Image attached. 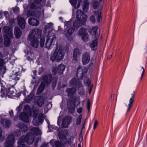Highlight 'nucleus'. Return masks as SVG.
<instances>
[{
    "label": "nucleus",
    "mask_w": 147,
    "mask_h": 147,
    "mask_svg": "<svg viewBox=\"0 0 147 147\" xmlns=\"http://www.w3.org/2000/svg\"><path fill=\"white\" fill-rule=\"evenodd\" d=\"M30 129L31 131L30 132L22 136L19 139L18 142V147H29V146H25L22 143L23 142H27L29 144L34 142V146H37V144L40 140L39 136L41 135V132L38 127H30Z\"/></svg>",
    "instance_id": "obj_1"
},
{
    "label": "nucleus",
    "mask_w": 147,
    "mask_h": 147,
    "mask_svg": "<svg viewBox=\"0 0 147 147\" xmlns=\"http://www.w3.org/2000/svg\"><path fill=\"white\" fill-rule=\"evenodd\" d=\"M41 30L38 28H35L32 30L28 37V40L30 42L31 45L35 48L38 45V39L40 38V46L41 47H43L45 41V38L41 35Z\"/></svg>",
    "instance_id": "obj_2"
},
{
    "label": "nucleus",
    "mask_w": 147,
    "mask_h": 147,
    "mask_svg": "<svg viewBox=\"0 0 147 147\" xmlns=\"http://www.w3.org/2000/svg\"><path fill=\"white\" fill-rule=\"evenodd\" d=\"M65 53L62 47L58 46L56 43V48L54 52L52 51L51 53V59L53 62L56 60L58 62L61 61L64 58Z\"/></svg>",
    "instance_id": "obj_3"
},
{
    "label": "nucleus",
    "mask_w": 147,
    "mask_h": 147,
    "mask_svg": "<svg viewBox=\"0 0 147 147\" xmlns=\"http://www.w3.org/2000/svg\"><path fill=\"white\" fill-rule=\"evenodd\" d=\"M51 30V32H49L47 34V39L45 45L46 47L49 49L52 47L56 40L55 30L52 28Z\"/></svg>",
    "instance_id": "obj_4"
},
{
    "label": "nucleus",
    "mask_w": 147,
    "mask_h": 147,
    "mask_svg": "<svg viewBox=\"0 0 147 147\" xmlns=\"http://www.w3.org/2000/svg\"><path fill=\"white\" fill-rule=\"evenodd\" d=\"M32 115L30 107L28 105L25 106L23 112L20 113V119L23 121L28 123L29 121V117Z\"/></svg>",
    "instance_id": "obj_5"
},
{
    "label": "nucleus",
    "mask_w": 147,
    "mask_h": 147,
    "mask_svg": "<svg viewBox=\"0 0 147 147\" xmlns=\"http://www.w3.org/2000/svg\"><path fill=\"white\" fill-rule=\"evenodd\" d=\"M33 117H34V119L33 123L35 125L38 126L43 122L45 116L41 113H40L37 116L38 112V109H37L33 110Z\"/></svg>",
    "instance_id": "obj_6"
},
{
    "label": "nucleus",
    "mask_w": 147,
    "mask_h": 147,
    "mask_svg": "<svg viewBox=\"0 0 147 147\" xmlns=\"http://www.w3.org/2000/svg\"><path fill=\"white\" fill-rule=\"evenodd\" d=\"M4 44L6 46H8L10 44V38L12 39L13 36L12 32V28H3Z\"/></svg>",
    "instance_id": "obj_7"
},
{
    "label": "nucleus",
    "mask_w": 147,
    "mask_h": 147,
    "mask_svg": "<svg viewBox=\"0 0 147 147\" xmlns=\"http://www.w3.org/2000/svg\"><path fill=\"white\" fill-rule=\"evenodd\" d=\"M70 86H76L78 88H80L81 90H78L79 94L80 95H83L84 94V92L83 88V87L82 86L81 82L80 80L78 79H76L75 78H73L70 82Z\"/></svg>",
    "instance_id": "obj_8"
},
{
    "label": "nucleus",
    "mask_w": 147,
    "mask_h": 147,
    "mask_svg": "<svg viewBox=\"0 0 147 147\" xmlns=\"http://www.w3.org/2000/svg\"><path fill=\"white\" fill-rule=\"evenodd\" d=\"M76 18L81 22V25H84L86 24L87 16L84 13H82L81 10L78 9L76 12Z\"/></svg>",
    "instance_id": "obj_9"
},
{
    "label": "nucleus",
    "mask_w": 147,
    "mask_h": 147,
    "mask_svg": "<svg viewBox=\"0 0 147 147\" xmlns=\"http://www.w3.org/2000/svg\"><path fill=\"white\" fill-rule=\"evenodd\" d=\"M15 138L13 135H9L7 137L5 144V147H14Z\"/></svg>",
    "instance_id": "obj_10"
},
{
    "label": "nucleus",
    "mask_w": 147,
    "mask_h": 147,
    "mask_svg": "<svg viewBox=\"0 0 147 147\" xmlns=\"http://www.w3.org/2000/svg\"><path fill=\"white\" fill-rule=\"evenodd\" d=\"M44 11L43 9L42 10V11H33L29 10L27 11V16L28 17L34 16L38 18L41 15H44Z\"/></svg>",
    "instance_id": "obj_11"
},
{
    "label": "nucleus",
    "mask_w": 147,
    "mask_h": 147,
    "mask_svg": "<svg viewBox=\"0 0 147 147\" xmlns=\"http://www.w3.org/2000/svg\"><path fill=\"white\" fill-rule=\"evenodd\" d=\"M79 35L84 41L85 42L88 41V35L86 32L85 28H80L79 30Z\"/></svg>",
    "instance_id": "obj_12"
},
{
    "label": "nucleus",
    "mask_w": 147,
    "mask_h": 147,
    "mask_svg": "<svg viewBox=\"0 0 147 147\" xmlns=\"http://www.w3.org/2000/svg\"><path fill=\"white\" fill-rule=\"evenodd\" d=\"M65 65L61 64L56 69L55 68H52V72L54 75H55L57 72L59 73L60 74H62L63 71L65 70Z\"/></svg>",
    "instance_id": "obj_13"
},
{
    "label": "nucleus",
    "mask_w": 147,
    "mask_h": 147,
    "mask_svg": "<svg viewBox=\"0 0 147 147\" xmlns=\"http://www.w3.org/2000/svg\"><path fill=\"white\" fill-rule=\"evenodd\" d=\"M72 121L71 117L70 116L65 117L62 121L61 127L63 128L67 127Z\"/></svg>",
    "instance_id": "obj_14"
},
{
    "label": "nucleus",
    "mask_w": 147,
    "mask_h": 147,
    "mask_svg": "<svg viewBox=\"0 0 147 147\" xmlns=\"http://www.w3.org/2000/svg\"><path fill=\"white\" fill-rule=\"evenodd\" d=\"M2 56L1 52H0V75H3L4 74L6 70L5 66L4 64L5 63L2 59Z\"/></svg>",
    "instance_id": "obj_15"
},
{
    "label": "nucleus",
    "mask_w": 147,
    "mask_h": 147,
    "mask_svg": "<svg viewBox=\"0 0 147 147\" xmlns=\"http://www.w3.org/2000/svg\"><path fill=\"white\" fill-rule=\"evenodd\" d=\"M0 84L1 86V96L2 97H4L9 94L7 89L5 88L4 86L5 84V82L3 80H0Z\"/></svg>",
    "instance_id": "obj_16"
},
{
    "label": "nucleus",
    "mask_w": 147,
    "mask_h": 147,
    "mask_svg": "<svg viewBox=\"0 0 147 147\" xmlns=\"http://www.w3.org/2000/svg\"><path fill=\"white\" fill-rule=\"evenodd\" d=\"M66 28L65 30L64 34L66 38L69 40H71L72 39L71 34L74 30V28Z\"/></svg>",
    "instance_id": "obj_17"
},
{
    "label": "nucleus",
    "mask_w": 147,
    "mask_h": 147,
    "mask_svg": "<svg viewBox=\"0 0 147 147\" xmlns=\"http://www.w3.org/2000/svg\"><path fill=\"white\" fill-rule=\"evenodd\" d=\"M20 72L19 71H13V73L9 76V81H11L12 80L14 81L18 80L20 77Z\"/></svg>",
    "instance_id": "obj_18"
},
{
    "label": "nucleus",
    "mask_w": 147,
    "mask_h": 147,
    "mask_svg": "<svg viewBox=\"0 0 147 147\" xmlns=\"http://www.w3.org/2000/svg\"><path fill=\"white\" fill-rule=\"evenodd\" d=\"M90 60V55L88 53H84L82 59V63L83 65H86L88 63Z\"/></svg>",
    "instance_id": "obj_19"
},
{
    "label": "nucleus",
    "mask_w": 147,
    "mask_h": 147,
    "mask_svg": "<svg viewBox=\"0 0 147 147\" xmlns=\"http://www.w3.org/2000/svg\"><path fill=\"white\" fill-rule=\"evenodd\" d=\"M135 94V92L133 91L131 94V97L129 100V103L126 106L127 107V111L129 112L130 110L131 109L132 107L134 102V97Z\"/></svg>",
    "instance_id": "obj_20"
},
{
    "label": "nucleus",
    "mask_w": 147,
    "mask_h": 147,
    "mask_svg": "<svg viewBox=\"0 0 147 147\" xmlns=\"http://www.w3.org/2000/svg\"><path fill=\"white\" fill-rule=\"evenodd\" d=\"M50 144L53 146H55V147H65L64 144L60 142L59 141H55L53 139H52L50 141Z\"/></svg>",
    "instance_id": "obj_21"
},
{
    "label": "nucleus",
    "mask_w": 147,
    "mask_h": 147,
    "mask_svg": "<svg viewBox=\"0 0 147 147\" xmlns=\"http://www.w3.org/2000/svg\"><path fill=\"white\" fill-rule=\"evenodd\" d=\"M52 76L51 74L45 75L42 78V79L44 82L47 84H49L51 81Z\"/></svg>",
    "instance_id": "obj_22"
},
{
    "label": "nucleus",
    "mask_w": 147,
    "mask_h": 147,
    "mask_svg": "<svg viewBox=\"0 0 147 147\" xmlns=\"http://www.w3.org/2000/svg\"><path fill=\"white\" fill-rule=\"evenodd\" d=\"M68 135V133L66 131H63V133L62 132H60L58 134V136L59 139L61 141H67L66 137Z\"/></svg>",
    "instance_id": "obj_23"
},
{
    "label": "nucleus",
    "mask_w": 147,
    "mask_h": 147,
    "mask_svg": "<svg viewBox=\"0 0 147 147\" xmlns=\"http://www.w3.org/2000/svg\"><path fill=\"white\" fill-rule=\"evenodd\" d=\"M18 24L21 28H24L25 27L26 22L24 18L20 16L17 18Z\"/></svg>",
    "instance_id": "obj_24"
},
{
    "label": "nucleus",
    "mask_w": 147,
    "mask_h": 147,
    "mask_svg": "<svg viewBox=\"0 0 147 147\" xmlns=\"http://www.w3.org/2000/svg\"><path fill=\"white\" fill-rule=\"evenodd\" d=\"M97 40L98 38H94V40L90 43V46L92 50L94 51L97 49Z\"/></svg>",
    "instance_id": "obj_25"
},
{
    "label": "nucleus",
    "mask_w": 147,
    "mask_h": 147,
    "mask_svg": "<svg viewBox=\"0 0 147 147\" xmlns=\"http://www.w3.org/2000/svg\"><path fill=\"white\" fill-rule=\"evenodd\" d=\"M27 50L25 51V52L27 53L30 56L27 57V59L29 61H31L32 60V58H34L35 57L34 54L31 51L30 48L29 47H26Z\"/></svg>",
    "instance_id": "obj_26"
},
{
    "label": "nucleus",
    "mask_w": 147,
    "mask_h": 147,
    "mask_svg": "<svg viewBox=\"0 0 147 147\" xmlns=\"http://www.w3.org/2000/svg\"><path fill=\"white\" fill-rule=\"evenodd\" d=\"M28 22L30 25L33 26H37L39 23V21L38 20L33 18H29Z\"/></svg>",
    "instance_id": "obj_27"
},
{
    "label": "nucleus",
    "mask_w": 147,
    "mask_h": 147,
    "mask_svg": "<svg viewBox=\"0 0 147 147\" xmlns=\"http://www.w3.org/2000/svg\"><path fill=\"white\" fill-rule=\"evenodd\" d=\"M73 87L72 88H67L66 90V92L68 93V96H71L74 95L76 92V86H72Z\"/></svg>",
    "instance_id": "obj_28"
},
{
    "label": "nucleus",
    "mask_w": 147,
    "mask_h": 147,
    "mask_svg": "<svg viewBox=\"0 0 147 147\" xmlns=\"http://www.w3.org/2000/svg\"><path fill=\"white\" fill-rule=\"evenodd\" d=\"M87 69L85 67L79 66L77 69V73L78 74L79 73L81 72L80 74H81L82 76H83L87 72Z\"/></svg>",
    "instance_id": "obj_29"
},
{
    "label": "nucleus",
    "mask_w": 147,
    "mask_h": 147,
    "mask_svg": "<svg viewBox=\"0 0 147 147\" xmlns=\"http://www.w3.org/2000/svg\"><path fill=\"white\" fill-rule=\"evenodd\" d=\"M17 126V127L20 128L22 131L23 132H26L28 129V128L27 126L22 123H19Z\"/></svg>",
    "instance_id": "obj_30"
},
{
    "label": "nucleus",
    "mask_w": 147,
    "mask_h": 147,
    "mask_svg": "<svg viewBox=\"0 0 147 147\" xmlns=\"http://www.w3.org/2000/svg\"><path fill=\"white\" fill-rule=\"evenodd\" d=\"M78 22L77 21H75L73 23L71 20H69L68 22H66L65 23V27H66V28H70L72 27V25H73L74 28H77V27L76 26V24L78 23Z\"/></svg>",
    "instance_id": "obj_31"
},
{
    "label": "nucleus",
    "mask_w": 147,
    "mask_h": 147,
    "mask_svg": "<svg viewBox=\"0 0 147 147\" xmlns=\"http://www.w3.org/2000/svg\"><path fill=\"white\" fill-rule=\"evenodd\" d=\"M79 50L78 49H75L74 53L73 59L75 61H77L79 59Z\"/></svg>",
    "instance_id": "obj_32"
},
{
    "label": "nucleus",
    "mask_w": 147,
    "mask_h": 147,
    "mask_svg": "<svg viewBox=\"0 0 147 147\" xmlns=\"http://www.w3.org/2000/svg\"><path fill=\"white\" fill-rule=\"evenodd\" d=\"M94 13L97 16V22L98 23L100 22L102 20L101 10L100 9L98 10L97 11H95Z\"/></svg>",
    "instance_id": "obj_33"
},
{
    "label": "nucleus",
    "mask_w": 147,
    "mask_h": 147,
    "mask_svg": "<svg viewBox=\"0 0 147 147\" xmlns=\"http://www.w3.org/2000/svg\"><path fill=\"white\" fill-rule=\"evenodd\" d=\"M36 98L38 100L37 102L38 105L40 107L42 106L44 103L43 97L41 96H39L36 97Z\"/></svg>",
    "instance_id": "obj_34"
},
{
    "label": "nucleus",
    "mask_w": 147,
    "mask_h": 147,
    "mask_svg": "<svg viewBox=\"0 0 147 147\" xmlns=\"http://www.w3.org/2000/svg\"><path fill=\"white\" fill-rule=\"evenodd\" d=\"M1 122L3 125H5L6 127H9L11 125V122L8 120L2 119Z\"/></svg>",
    "instance_id": "obj_35"
},
{
    "label": "nucleus",
    "mask_w": 147,
    "mask_h": 147,
    "mask_svg": "<svg viewBox=\"0 0 147 147\" xmlns=\"http://www.w3.org/2000/svg\"><path fill=\"white\" fill-rule=\"evenodd\" d=\"M34 97V95L32 93H31L29 96H28L24 99V100L25 102L27 103H30L33 100Z\"/></svg>",
    "instance_id": "obj_36"
},
{
    "label": "nucleus",
    "mask_w": 147,
    "mask_h": 147,
    "mask_svg": "<svg viewBox=\"0 0 147 147\" xmlns=\"http://www.w3.org/2000/svg\"><path fill=\"white\" fill-rule=\"evenodd\" d=\"M45 84L42 82L40 85L37 91L38 94H40L43 90L45 87Z\"/></svg>",
    "instance_id": "obj_37"
},
{
    "label": "nucleus",
    "mask_w": 147,
    "mask_h": 147,
    "mask_svg": "<svg viewBox=\"0 0 147 147\" xmlns=\"http://www.w3.org/2000/svg\"><path fill=\"white\" fill-rule=\"evenodd\" d=\"M14 34L16 38H19L21 35V32L20 28H15Z\"/></svg>",
    "instance_id": "obj_38"
},
{
    "label": "nucleus",
    "mask_w": 147,
    "mask_h": 147,
    "mask_svg": "<svg viewBox=\"0 0 147 147\" xmlns=\"http://www.w3.org/2000/svg\"><path fill=\"white\" fill-rule=\"evenodd\" d=\"M76 132L75 131L73 133L72 136H71L70 138L67 141V142L68 144L72 143L75 138L76 136Z\"/></svg>",
    "instance_id": "obj_39"
},
{
    "label": "nucleus",
    "mask_w": 147,
    "mask_h": 147,
    "mask_svg": "<svg viewBox=\"0 0 147 147\" xmlns=\"http://www.w3.org/2000/svg\"><path fill=\"white\" fill-rule=\"evenodd\" d=\"M97 28H92L91 30V34L92 35H95L94 38H98V34L97 32Z\"/></svg>",
    "instance_id": "obj_40"
},
{
    "label": "nucleus",
    "mask_w": 147,
    "mask_h": 147,
    "mask_svg": "<svg viewBox=\"0 0 147 147\" xmlns=\"http://www.w3.org/2000/svg\"><path fill=\"white\" fill-rule=\"evenodd\" d=\"M82 118V114L80 115L77 117L76 120V124L77 125H79L80 124Z\"/></svg>",
    "instance_id": "obj_41"
},
{
    "label": "nucleus",
    "mask_w": 147,
    "mask_h": 147,
    "mask_svg": "<svg viewBox=\"0 0 147 147\" xmlns=\"http://www.w3.org/2000/svg\"><path fill=\"white\" fill-rule=\"evenodd\" d=\"M100 6V3L97 1H95L93 4V7L95 9H98Z\"/></svg>",
    "instance_id": "obj_42"
},
{
    "label": "nucleus",
    "mask_w": 147,
    "mask_h": 147,
    "mask_svg": "<svg viewBox=\"0 0 147 147\" xmlns=\"http://www.w3.org/2000/svg\"><path fill=\"white\" fill-rule=\"evenodd\" d=\"M84 83L85 84L89 86L90 85V80L88 77H86L84 79Z\"/></svg>",
    "instance_id": "obj_43"
},
{
    "label": "nucleus",
    "mask_w": 147,
    "mask_h": 147,
    "mask_svg": "<svg viewBox=\"0 0 147 147\" xmlns=\"http://www.w3.org/2000/svg\"><path fill=\"white\" fill-rule=\"evenodd\" d=\"M139 71L140 72H142L141 77H140V81H141L142 80L143 78V77L144 76V75L145 72V69L143 67H142L140 68Z\"/></svg>",
    "instance_id": "obj_44"
},
{
    "label": "nucleus",
    "mask_w": 147,
    "mask_h": 147,
    "mask_svg": "<svg viewBox=\"0 0 147 147\" xmlns=\"http://www.w3.org/2000/svg\"><path fill=\"white\" fill-rule=\"evenodd\" d=\"M69 2L73 6H76L77 3V0H69Z\"/></svg>",
    "instance_id": "obj_45"
},
{
    "label": "nucleus",
    "mask_w": 147,
    "mask_h": 147,
    "mask_svg": "<svg viewBox=\"0 0 147 147\" xmlns=\"http://www.w3.org/2000/svg\"><path fill=\"white\" fill-rule=\"evenodd\" d=\"M90 21L93 23H95L96 21L95 19L94 16L92 15L91 16L90 18Z\"/></svg>",
    "instance_id": "obj_46"
},
{
    "label": "nucleus",
    "mask_w": 147,
    "mask_h": 147,
    "mask_svg": "<svg viewBox=\"0 0 147 147\" xmlns=\"http://www.w3.org/2000/svg\"><path fill=\"white\" fill-rule=\"evenodd\" d=\"M2 131L0 127V142H2L4 139V137H2Z\"/></svg>",
    "instance_id": "obj_47"
},
{
    "label": "nucleus",
    "mask_w": 147,
    "mask_h": 147,
    "mask_svg": "<svg viewBox=\"0 0 147 147\" xmlns=\"http://www.w3.org/2000/svg\"><path fill=\"white\" fill-rule=\"evenodd\" d=\"M22 107V105L21 104H20L18 107H17L16 109V110L18 113H19Z\"/></svg>",
    "instance_id": "obj_48"
},
{
    "label": "nucleus",
    "mask_w": 147,
    "mask_h": 147,
    "mask_svg": "<svg viewBox=\"0 0 147 147\" xmlns=\"http://www.w3.org/2000/svg\"><path fill=\"white\" fill-rule=\"evenodd\" d=\"M21 131L19 130H17L15 133V136L16 137H18L21 134Z\"/></svg>",
    "instance_id": "obj_49"
},
{
    "label": "nucleus",
    "mask_w": 147,
    "mask_h": 147,
    "mask_svg": "<svg viewBox=\"0 0 147 147\" xmlns=\"http://www.w3.org/2000/svg\"><path fill=\"white\" fill-rule=\"evenodd\" d=\"M15 19L13 18H11L9 20V23L11 25H12L14 22Z\"/></svg>",
    "instance_id": "obj_50"
},
{
    "label": "nucleus",
    "mask_w": 147,
    "mask_h": 147,
    "mask_svg": "<svg viewBox=\"0 0 147 147\" xmlns=\"http://www.w3.org/2000/svg\"><path fill=\"white\" fill-rule=\"evenodd\" d=\"M53 24L52 23L50 22L48 23L46 25L47 28H52L53 27Z\"/></svg>",
    "instance_id": "obj_51"
},
{
    "label": "nucleus",
    "mask_w": 147,
    "mask_h": 147,
    "mask_svg": "<svg viewBox=\"0 0 147 147\" xmlns=\"http://www.w3.org/2000/svg\"><path fill=\"white\" fill-rule=\"evenodd\" d=\"M69 111L71 113H74L75 111V108L74 107L72 108H69L68 109Z\"/></svg>",
    "instance_id": "obj_52"
},
{
    "label": "nucleus",
    "mask_w": 147,
    "mask_h": 147,
    "mask_svg": "<svg viewBox=\"0 0 147 147\" xmlns=\"http://www.w3.org/2000/svg\"><path fill=\"white\" fill-rule=\"evenodd\" d=\"M13 12L16 13H18L19 11V9L18 7H16L14 8L13 9Z\"/></svg>",
    "instance_id": "obj_53"
},
{
    "label": "nucleus",
    "mask_w": 147,
    "mask_h": 147,
    "mask_svg": "<svg viewBox=\"0 0 147 147\" xmlns=\"http://www.w3.org/2000/svg\"><path fill=\"white\" fill-rule=\"evenodd\" d=\"M90 100L89 99H88L87 102V108L88 110H89L90 109Z\"/></svg>",
    "instance_id": "obj_54"
},
{
    "label": "nucleus",
    "mask_w": 147,
    "mask_h": 147,
    "mask_svg": "<svg viewBox=\"0 0 147 147\" xmlns=\"http://www.w3.org/2000/svg\"><path fill=\"white\" fill-rule=\"evenodd\" d=\"M82 107L79 108L77 109V112L79 114L82 113Z\"/></svg>",
    "instance_id": "obj_55"
},
{
    "label": "nucleus",
    "mask_w": 147,
    "mask_h": 147,
    "mask_svg": "<svg viewBox=\"0 0 147 147\" xmlns=\"http://www.w3.org/2000/svg\"><path fill=\"white\" fill-rule=\"evenodd\" d=\"M98 123V121L97 120H96L94 122L93 127V128L94 129H95Z\"/></svg>",
    "instance_id": "obj_56"
},
{
    "label": "nucleus",
    "mask_w": 147,
    "mask_h": 147,
    "mask_svg": "<svg viewBox=\"0 0 147 147\" xmlns=\"http://www.w3.org/2000/svg\"><path fill=\"white\" fill-rule=\"evenodd\" d=\"M4 16L6 17V18H7V17L9 16V14L7 11H5L3 13Z\"/></svg>",
    "instance_id": "obj_57"
},
{
    "label": "nucleus",
    "mask_w": 147,
    "mask_h": 147,
    "mask_svg": "<svg viewBox=\"0 0 147 147\" xmlns=\"http://www.w3.org/2000/svg\"><path fill=\"white\" fill-rule=\"evenodd\" d=\"M36 7L35 5L34 4H32L30 5V8L31 9H35L36 8Z\"/></svg>",
    "instance_id": "obj_58"
},
{
    "label": "nucleus",
    "mask_w": 147,
    "mask_h": 147,
    "mask_svg": "<svg viewBox=\"0 0 147 147\" xmlns=\"http://www.w3.org/2000/svg\"><path fill=\"white\" fill-rule=\"evenodd\" d=\"M93 86V85H91L90 87V89L89 90V94H90L91 92Z\"/></svg>",
    "instance_id": "obj_59"
},
{
    "label": "nucleus",
    "mask_w": 147,
    "mask_h": 147,
    "mask_svg": "<svg viewBox=\"0 0 147 147\" xmlns=\"http://www.w3.org/2000/svg\"><path fill=\"white\" fill-rule=\"evenodd\" d=\"M9 114L11 116H12L13 115V112L12 110H11L9 112Z\"/></svg>",
    "instance_id": "obj_60"
},
{
    "label": "nucleus",
    "mask_w": 147,
    "mask_h": 147,
    "mask_svg": "<svg viewBox=\"0 0 147 147\" xmlns=\"http://www.w3.org/2000/svg\"><path fill=\"white\" fill-rule=\"evenodd\" d=\"M41 1V0H35V2L37 4L40 3Z\"/></svg>",
    "instance_id": "obj_61"
},
{
    "label": "nucleus",
    "mask_w": 147,
    "mask_h": 147,
    "mask_svg": "<svg viewBox=\"0 0 147 147\" xmlns=\"http://www.w3.org/2000/svg\"><path fill=\"white\" fill-rule=\"evenodd\" d=\"M51 127L54 129H57V127L56 126H55V125H53L51 126Z\"/></svg>",
    "instance_id": "obj_62"
},
{
    "label": "nucleus",
    "mask_w": 147,
    "mask_h": 147,
    "mask_svg": "<svg viewBox=\"0 0 147 147\" xmlns=\"http://www.w3.org/2000/svg\"><path fill=\"white\" fill-rule=\"evenodd\" d=\"M78 100V104H77V106H78L80 104V98H79Z\"/></svg>",
    "instance_id": "obj_63"
},
{
    "label": "nucleus",
    "mask_w": 147,
    "mask_h": 147,
    "mask_svg": "<svg viewBox=\"0 0 147 147\" xmlns=\"http://www.w3.org/2000/svg\"><path fill=\"white\" fill-rule=\"evenodd\" d=\"M41 147H47V145L46 144H44L42 145Z\"/></svg>",
    "instance_id": "obj_64"
}]
</instances>
